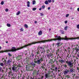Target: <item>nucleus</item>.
I'll list each match as a JSON object with an SVG mask.
<instances>
[{
  "label": "nucleus",
  "instance_id": "f257e3e1",
  "mask_svg": "<svg viewBox=\"0 0 79 79\" xmlns=\"http://www.w3.org/2000/svg\"><path fill=\"white\" fill-rule=\"evenodd\" d=\"M56 39H52L51 40H43L42 41H40V44H42V43H45L46 42H51V41H52V40H58L59 41L60 40H74V38H68L67 36H66L64 38H61V36H58L56 35L55 37Z\"/></svg>",
  "mask_w": 79,
  "mask_h": 79
},
{
  "label": "nucleus",
  "instance_id": "f03ea898",
  "mask_svg": "<svg viewBox=\"0 0 79 79\" xmlns=\"http://www.w3.org/2000/svg\"><path fill=\"white\" fill-rule=\"evenodd\" d=\"M40 44V41L38 42L31 43L27 45H25L23 47H22L20 48H17V49L15 48V47H13L12 48L11 50H6V52H16V51L17 50H21V49L23 48H26L27 47H28V46H31V45H33V44Z\"/></svg>",
  "mask_w": 79,
  "mask_h": 79
},
{
  "label": "nucleus",
  "instance_id": "7ed1b4c3",
  "mask_svg": "<svg viewBox=\"0 0 79 79\" xmlns=\"http://www.w3.org/2000/svg\"><path fill=\"white\" fill-rule=\"evenodd\" d=\"M66 63L69 67L71 68V67H73V62L72 61L67 60L66 61Z\"/></svg>",
  "mask_w": 79,
  "mask_h": 79
},
{
  "label": "nucleus",
  "instance_id": "20e7f679",
  "mask_svg": "<svg viewBox=\"0 0 79 79\" xmlns=\"http://www.w3.org/2000/svg\"><path fill=\"white\" fill-rule=\"evenodd\" d=\"M42 61V58H41L40 59L38 60L37 61H34L35 63H37L38 64H40Z\"/></svg>",
  "mask_w": 79,
  "mask_h": 79
},
{
  "label": "nucleus",
  "instance_id": "39448f33",
  "mask_svg": "<svg viewBox=\"0 0 79 79\" xmlns=\"http://www.w3.org/2000/svg\"><path fill=\"white\" fill-rule=\"evenodd\" d=\"M68 73H70L69 70L66 69L65 71H64V74H65V75H66L68 74Z\"/></svg>",
  "mask_w": 79,
  "mask_h": 79
},
{
  "label": "nucleus",
  "instance_id": "423d86ee",
  "mask_svg": "<svg viewBox=\"0 0 79 79\" xmlns=\"http://www.w3.org/2000/svg\"><path fill=\"white\" fill-rule=\"evenodd\" d=\"M74 69H73V67L71 68L70 69L69 71L70 73H73L74 72Z\"/></svg>",
  "mask_w": 79,
  "mask_h": 79
},
{
  "label": "nucleus",
  "instance_id": "0eeeda50",
  "mask_svg": "<svg viewBox=\"0 0 79 79\" xmlns=\"http://www.w3.org/2000/svg\"><path fill=\"white\" fill-rule=\"evenodd\" d=\"M44 76L45 77V79H46V78H48V77H49L50 76H49V74L48 73H45Z\"/></svg>",
  "mask_w": 79,
  "mask_h": 79
},
{
  "label": "nucleus",
  "instance_id": "6e6552de",
  "mask_svg": "<svg viewBox=\"0 0 79 79\" xmlns=\"http://www.w3.org/2000/svg\"><path fill=\"white\" fill-rule=\"evenodd\" d=\"M59 61L61 63H64V61L63 59H60L59 60Z\"/></svg>",
  "mask_w": 79,
  "mask_h": 79
},
{
  "label": "nucleus",
  "instance_id": "1a4fd4ad",
  "mask_svg": "<svg viewBox=\"0 0 79 79\" xmlns=\"http://www.w3.org/2000/svg\"><path fill=\"white\" fill-rule=\"evenodd\" d=\"M61 45V43H58L56 44V45H57V47H60Z\"/></svg>",
  "mask_w": 79,
  "mask_h": 79
},
{
  "label": "nucleus",
  "instance_id": "9d476101",
  "mask_svg": "<svg viewBox=\"0 0 79 79\" xmlns=\"http://www.w3.org/2000/svg\"><path fill=\"white\" fill-rule=\"evenodd\" d=\"M42 34V31H40L38 32V35H41Z\"/></svg>",
  "mask_w": 79,
  "mask_h": 79
},
{
  "label": "nucleus",
  "instance_id": "9b49d317",
  "mask_svg": "<svg viewBox=\"0 0 79 79\" xmlns=\"http://www.w3.org/2000/svg\"><path fill=\"white\" fill-rule=\"evenodd\" d=\"M16 67H13L12 68V69L13 70V71H16Z\"/></svg>",
  "mask_w": 79,
  "mask_h": 79
},
{
  "label": "nucleus",
  "instance_id": "f8f14e48",
  "mask_svg": "<svg viewBox=\"0 0 79 79\" xmlns=\"http://www.w3.org/2000/svg\"><path fill=\"white\" fill-rule=\"evenodd\" d=\"M27 6L28 7H29L30 6V2L29 1H28L27 2Z\"/></svg>",
  "mask_w": 79,
  "mask_h": 79
},
{
  "label": "nucleus",
  "instance_id": "ddd939ff",
  "mask_svg": "<svg viewBox=\"0 0 79 79\" xmlns=\"http://www.w3.org/2000/svg\"><path fill=\"white\" fill-rule=\"evenodd\" d=\"M10 60H8V61L6 62V64H10Z\"/></svg>",
  "mask_w": 79,
  "mask_h": 79
},
{
  "label": "nucleus",
  "instance_id": "4468645a",
  "mask_svg": "<svg viewBox=\"0 0 79 79\" xmlns=\"http://www.w3.org/2000/svg\"><path fill=\"white\" fill-rule=\"evenodd\" d=\"M31 64L32 65V66H33L34 67H35V64L33 63V62L31 63Z\"/></svg>",
  "mask_w": 79,
  "mask_h": 79
},
{
  "label": "nucleus",
  "instance_id": "2eb2a0df",
  "mask_svg": "<svg viewBox=\"0 0 79 79\" xmlns=\"http://www.w3.org/2000/svg\"><path fill=\"white\" fill-rule=\"evenodd\" d=\"M44 3H45V4H46V5H48V1H45V2Z\"/></svg>",
  "mask_w": 79,
  "mask_h": 79
},
{
  "label": "nucleus",
  "instance_id": "dca6fc26",
  "mask_svg": "<svg viewBox=\"0 0 79 79\" xmlns=\"http://www.w3.org/2000/svg\"><path fill=\"white\" fill-rule=\"evenodd\" d=\"M21 12H20V11H19L18 12H17V13L16 14V15H19V14H20V13Z\"/></svg>",
  "mask_w": 79,
  "mask_h": 79
},
{
  "label": "nucleus",
  "instance_id": "f3484780",
  "mask_svg": "<svg viewBox=\"0 0 79 79\" xmlns=\"http://www.w3.org/2000/svg\"><path fill=\"white\" fill-rule=\"evenodd\" d=\"M24 26L26 28H28V26H27V25L25 24L24 25Z\"/></svg>",
  "mask_w": 79,
  "mask_h": 79
},
{
  "label": "nucleus",
  "instance_id": "a211bd4d",
  "mask_svg": "<svg viewBox=\"0 0 79 79\" xmlns=\"http://www.w3.org/2000/svg\"><path fill=\"white\" fill-rule=\"evenodd\" d=\"M2 61H6V60H5V58H3L2 59Z\"/></svg>",
  "mask_w": 79,
  "mask_h": 79
},
{
  "label": "nucleus",
  "instance_id": "6ab92c4d",
  "mask_svg": "<svg viewBox=\"0 0 79 79\" xmlns=\"http://www.w3.org/2000/svg\"><path fill=\"white\" fill-rule=\"evenodd\" d=\"M35 1L34 0L33 1V5H35Z\"/></svg>",
  "mask_w": 79,
  "mask_h": 79
},
{
  "label": "nucleus",
  "instance_id": "aec40b11",
  "mask_svg": "<svg viewBox=\"0 0 79 79\" xmlns=\"http://www.w3.org/2000/svg\"><path fill=\"white\" fill-rule=\"evenodd\" d=\"M65 77H67V78H69L70 76H69L67 75H66L65 76Z\"/></svg>",
  "mask_w": 79,
  "mask_h": 79
},
{
  "label": "nucleus",
  "instance_id": "412c9836",
  "mask_svg": "<svg viewBox=\"0 0 79 79\" xmlns=\"http://www.w3.org/2000/svg\"><path fill=\"white\" fill-rule=\"evenodd\" d=\"M67 29H68V27L67 26H66L64 27V29L65 31H66L67 30Z\"/></svg>",
  "mask_w": 79,
  "mask_h": 79
},
{
  "label": "nucleus",
  "instance_id": "4be33fe9",
  "mask_svg": "<svg viewBox=\"0 0 79 79\" xmlns=\"http://www.w3.org/2000/svg\"><path fill=\"white\" fill-rule=\"evenodd\" d=\"M36 9H37L36 8H33L32 10L33 11H35V10H36Z\"/></svg>",
  "mask_w": 79,
  "mask_h": 79
},
{
  "label": "nucleus",
  "instance_id": "5701e85b",
  "mask_svg": "<svg viewBox=\"0 0 79 79\" xmlns=\"http://www.w3.org/2000/svg\"><path fill=\"white\" fill-rule=\"evenodd\" d=\"M7 26H8V27H10V26H11V25L9 24H7Z\"/></svg>",
  "mask_w": 79,
  "mask_h": 79
},
{
  "label": "nucleus",
  "instance_id": "b1692460",
  "mask_svg": "<svg viewBox=\"0 0 79 79\" xmlns=\"http://www.w3.org/2000/svg\"><path fill=\"white\" fill-rule=\"evenodd\" d=\"M58 67H56L55 68V70L56 71H57V70H58Z\"/></svg>",
  "mask_w": 79,
  "mask_h": 79
},
{
  "label": "nucleus",
  "instance_id": "393cba45",
  "mask_svg": "<svg viewBox=\"0 0 79 79\" xmlns=\"http://www.w3.org/2000/svg\"><path fill=\"white\" fill-rule=\"evenodd\" d=\"M4 4V2L3 1H2L1 2V5H3Z\"/></svg>",
  "mask_w": 79,
  "mask_h": 79
},
{
  "label": "nucleus",
  "instance_id": "a878e982",
  "mask_svg": "<svg viewBox=\"0 0 79 79\" xmlns=\"http://www.w3.org/2000/svg\"><path fill=\"white\" fill-rule=\"evenodd\" d=\"M75 39H78V40H79V37H77V38H74V40Z\"/></svg>",
  "mask_w": 79,
  "mask_h": 79
},
{
  "label": "nucleus",
  "instance_id": "bb28decb",
  "mask_svg": "<svg viewBox=\"0 0 79 79\" xmlns=\"http://www.w3.org/2000/svg\"><path fill=\"white\" fill-rule=\"evenodd\" d=\"M61 32L62 34H64V31H63V30L61 31Z\"/></svg>",
  "mask_w": 79,
  "mask_h": 79
},
{
  "label": "nucleus",
  "instance_id": "cd10ccee",
  "mask_svg": "<svg viewBox=\"0 0 79 79\" xmlns=\"http://www.w3.org/2000/svg\"><path fill=\"white\" fill-rule=\"evenodd\" d=\"M52 56V55L50 54H49L48 55V58H49V57H50V56Z\"/></svg>",
  "mask_w": 79,
  "mask_h": 79
},
{
  "label": "nucleus",
  "instance_id": "c85d7f7f",
  "mask_svg": "<svg viewBox=\"0 0 79 79\" xmlns=\"http://www.w3.org/2000/svg\"><path fill=\"white\" fill-rule=\"evenodd\" d=\"M64 68H67L68 65H66V64H65V65H64Z\"/></svg>",
  "mask_w": 79,
  "mask_h": 79
},
{
  "label": "nucleus",
  "instance_id": "c756f323",
  "mask_svg": "<svg viewBox=\"0 0 79 79\" xmlns=\"http://www.w3.org/2000/svg\"><path fill=\"white\" fill-rule=\"evenodd\" d=\"M48 2L49 3H50L52 2V0H48Z\"/></svg>",
  "mask_w": 79,
  "mask_h": 79
},
{
  "label": "nucleus",
  "instance_id": "7c9ffc66",
  "mask_svg": "<svg viewBox=\"0 0 79 79\" xmlns=\"http://www.w3.org/2000/svg\"><path fill=\"white\" fill-rule=\"evenodd\" d=\"M68 16H69V14H67L66 15V18H67V17H68Z\"/></svg>",
  "mask_w": 79,
  "mask_h": 79
},
{
  "label": "nucleus",
  "instance_id": "2f4dec72",
  "mask_svg": "<svg viewBox=\"0 0 79 79\" xmlns=\"http://www.w3.org/2000/svg\"><path fill=\"white\" fill-rule=\"evenodd\" d=\"M42 8H43V9H44V8H45V6H42Z\"/></svg>",
  "mask_w": 79,
  "mask_h": 79
},
{
  "label": "nucleus",
  "instance_id": "473e14b6",
  "mask_svg": "<svg viewBox=\"0 0 79 79\" xmlns=\"http://www.w3.org/2000/svg\"><path fill=\"white\" fill-rule=\"evenodd\" d=\"M8 55H9V56H11V54H10V53L8 54Z\"/></svg>",
  "mask_w": 79,
  "mask_h": 79
},
{
  "label": "nucleus",
  "instance_id": "72a5a7b5",
  "mask_svg": "<svg viewBox=\"0 0 79 79\" xmlns=\"http://www.w3.org/2000/svg\"><path fill=\"white\" fill-rule=\"evenodd\" d=\"M35 74V72L33 71V73H32V75H34Z\"/></svg>",
  "mask_w": 79,
  "mask_h": 79
},
{
  "label": "nucleus",
  "instance_id": "f704fd0d",
  "mask_svg": "<svg viewBox=\"0 0 79 79\" xmlns=\"http://www.w3.org/2000/svg\"><path fill=\"white\" fill-rule=\"evenodd\" d=\"M79 50L78 49H76L77 53V52H78V51H79Z\"/></svg>",
  "mask_w": 79,
  "mask_h": 79
},
{
  "label": "nucleus",
  "instance_id": "c9c22d12",
  "mask_svg": "<svg viewBox=\"0 0 79 79\" xmlns=\"http://www.w3.org/2000/svg\"><path fill=\"white\" fill-rule=\"evenodd\" d=\"M5 11H6V12H7V11H8V9H6L5 10Z\"/></svg>",
  "mask_w": 79,
  "mask_h": 79
},
{
  "label": "nucleus",
  "instance_id": "e433bc0d",
  "mask_svg": "<svg viewBox=\"0 0 79 79\" xmlns=\"http://www.w3.org/2000/svg\"><path fill=\"white\" fill-rule=\"evenodd\" d=\"M77 27L78 29H79V24L77 25Z\"/></svg>",
  "mask_w": 79,
  "mask_h": 79
},
{
  "label": "nucleus",
  "instance_id": "4c0bfd02",
  "mask_svg": "<svg viewBox=\"0 0 79 79\" xmlns=\"http://www.w3.org/2000/svg\"><path fill=\"white\" fill-rule=\"evenodd\" d=\"M2 67H0V72H2Z\"/></svg>",
  "mask_w": 79,
  "mask_h": 79
},
{
  "label": "nucleus",
  "instance_id": "58836bf2",
  "mask_svg": "<svg viewBox=\"0 0 79 79\" xmlns=\"http://www.w3.org/2000/svg\"><path fill=\"white\" fill-rule=\"evenodd\" d=\"M64 23L65 24H66V23H68V21H67V20L65 21Z\"/></svg>",
  "mask_w": 79,
  "mask_h": 79
},
{
  "label": "nucleus",
  "instance_id": "ea45409f",
  "mask_svg": "<svg viewBox=\"0 0 79 79\" xmlns=\"http://www.w3.org/2000/svg\"><path fill=\"white\" fill-rule=\"evenodd\" d=\"M40 15L41 16H44V14L41 13L40 14Z\"/></svg>",
  "mask_w": 79,
  "mask_h": 79
},
{
  "label": "nucleus",
  "instance_id": "a19ab883",
  "mask_svg": "<svg viewBox=\"0 0 79 79\" xmlns=\"http://www.w3.org/2000/svg\"><path fill=\"white\" fill-rule=\"evenodd\" d=\"M31 56L32 57H34V54H31Z\"/></svg>",
  "mask_w": 79,
  "mask_h": 79
},
{
  "label": "nucleus",
  "instance_id": "79ce46f5",
  "mask_svg": "<svg viewBox=\"0 0 79 79\" xmlns=\"http://www.w3.org/2000/svg\"><path fill=\"white\" fill-rule=\"evenodd\" d=\"M52 2L54 3L55 2V0H52Z\"/></svg>",
  "mask_w": 79,
  "mask_h": 79
},
{
  "label": "nucleus",
  "instance_id": "37998d69",
  "mask_svg": "<svg viewBox=\"0 0 79 79\" xmlns=\"http://www.w3.org/2000/svg\"><path fill=\"white\" fill-rule=\"evenodd\" d=\"M20 31H23V29L22 28H21L20 29Z\"/></svg>",
  "mask_w": 79,
  "mask_h": 79
},
{
  "label": "nucleus",
  "instance_id": "c03bdc74",
  "mask_svg": "<svg viewBox=\"0 0 79 79\" xmlns=\"http://www.w3.org/2000/svg\"><path fill=\"white\" fill-rule=\"evenodd\" d=\"M77 57H79V53L77 54Z\"/></svg>",
  "mask_w": 79,
  "mask_h": 79
},
{
  "label": "nucleus",
  "instance_id": "a18cd8bd",
  "mask_svg": "<svg viewBox=\"0 0 79 79\" xmlns=\"http://www.w3.org/2000/svg\"><path fill=\"white\" fill-rule=\"evenodd\" d=\"M40 49H43V47H40Z\"/></svg>",
  "mask_w": 79,
  "mask_h": 79
},
{
  "label": "nucleus",
  "instance_id": "49530a36",
  "mask_svg": "<svg viewBox=\"0 0 79 79\" xmlns=\"http://www.w3.org/2000/svg\"><path fill=\"white\" fill-rule=\"evenodd\" d=\"M11 79H15V77H12Z\"/></svg>",
  "mask_w": 79,
  "mask_h": 79
},
{
  "label": "nucleus",
  "instance_id": "de8ad7c7",
  "mask_svg": "<svg viewBox=\"0 0 79 79\" xmlns=\"http://www.w3.org/2000/svg\"><path fill=\"white\" fill-rule=\"evenodd\" d=\"M1 66H3V64L2 63L1 64Z\"/></svg>",
  "mask_w": 79,
  "mask_h": 79
},
{
  "label": "nucleus",
  "instance_id": "09e8293b",
  "mask_svg": "<svg viewBox=\"0 0 79 79\" xmlns=\"http://www.w3.org/2000/svg\"><path fill=\"white\" fill-rule=\"evenodd\" d=\"M48 10H50V7H48Z\"/></svg>",
  "mask_w": 79,
  "mask_h": 79
},
{
  "label": "nucleus",
  "instance_id": "8fccbe9b",
  "mask_svg": "<svg viewBox=\"0 0 79 79\" xmlns=\"http://www.w3.org/2000/svg\"><path fill=\"white\" fill-rule=\"evenodd\" d=\"M75 58H76V59L77 60H78L79 59V58H78L77 57H76Z\"/></svg>",
  "mask_w": 79,
  "mask_h": 79
},
{
  "label": "nucleus",
  "instance_id": "3c124183",
  "mask_svg": "<svg viewBox=\"0 0 79 79\" xmlns=\"http://www.w3.org/2000/svg\"><path fill=\"white\" fill-rule=\"evenodd\" d=\"M77 10L78 11H79V8H78L77 9Z\"/></svg>",
  "mask_w": 79,
  "mask_h": 79
},
{
  "label": "nucleus",
  "instance_id": "603ef678",
  "mask_svg": "<svg viewBox=\"0 0 79 79\" xmlns=\"http://www.w3.org/2000/svg\"><path fill=\"white\" fill-rule=\"evenodd\" d=\"M26 70H27V71H28V70L27 69V68L26 67Z\"/></svg>",
  "mask_w": 79,
  "mask_h": 79
},
{
  "label": "nucleus",
  "instance_id": "864d4df0",
  "mask_svg": "<svg viewBox=\"0 0 79 79\" xmlns=\"http://www.w3.org/2000/svg\"><path fill=\"white\" fill-rule=\"evenodd\" d=\"M37 23V22L36 21H35V24H36V23Z\"/></svg>",
  "mask_w": 79,
  "mask_h": 79
},
{
  "label": "nucleus",
  "instance_id": "5fc2aeb1",
  "mask_svg": "<svg viewBox=\"0 0 79 79\" xmlns=\"http://www.w3.org/2000/svg\"><path fill=\"white\" fill-rule=\"evenodd\" d=\"M42 10V8H40L39 9V10H40H40Z\"/></svg>",
  "mask_w": 79,
  "mask_h": 79
},
{
  "label": "nucleus",
  "instance_id": "6e6d98bb",
  "mask_svg": "<svg viewBox=\"0 0 79 79\" xmlns=\"http://www.w3.org/2000/svg\"><path fill=\"white\" fill-rule=\"evenodd\" d=\"M31 79H35V78H32V77H31Z\"/></svg>",
  "mask_w": 79,
  "mask_h": 79
},
{
  "label": "nucleus",
  "instance_id": "4d7b16f0",
  "mask_svg": "<svg viewBox=\"0 0 79 79\" xmlns=\"http://www.w3.org/2000/svg\"><path fill=\"white\" fill-rule=\"evenodd\" d=\"M52 71H55V69H52Z\"/></svg>",
  "mask_w": 79,
  "mask_h": 79
},
{
  "label": "nucleus",
  "instance_id": "13d9d810",
  "mask_svg": "<svg viewBox=\"0 0 79 79\" xmlns=\"http://www.w3.org/2000/svg\"><path fill=\"white\" fill-rule=\"evenodd\" d=\"M58 72H60V70H58Z\"/></svg>",
  "mask_w": 79,
  "mask_h": 79
},
{
  "label": "nucleus",
  "instance_id": "bf43d9fd",
  "mask_svg": "<svg viewBox=\"0 0 79 79\" xmlns=\"http://www.w3.org/2000/svg\"><path fill=\"white\" fill-rule=\"evenodd\" d=\"M49 31H51V29L50 28L49 29Z\"/></svg>",
  "mask_w": 79,
  "mask_h": 79
},
{
  "label": "nucleus",
  "instance_id": "052dcab7",
  "mask_svg": "<svg viewBox=\"0 0 79 79\" xmlns=\"http://www.w3.org/2000/svg\"><path fill=\"white\" fill-rule=\"evenodd\" d=\"M75 49H76V50H77V48H75Z\"/></svg>",
  "mask_w": 79,
  "mask_h": 79
},
{
  "label": "nucleus",
  "instance_id": "680f3d73",
  "mask_svg": "<svg viewBox=\"0 0 79 79\" xmlns=\"http://www.w3.org/2000/svg\"><path fill=\"white\" fill-rule=\"evenodd\" d=\"M8 41H6V43H8Z\"/></svg>",
  "mask_w": 79,
  "mask_h": 79
},
{
  "label": "nucleus",
  "instance_id": "e2e57ef3",
  "mask_svg": "<svg viewBox=\"0 0 79 79\" xmlns=\"http://www.w3.org/2000/svg\"><path fill=\"white\" fill-rule=\"evenodd\" d=\"M55 45V44H53V46H54Z\"/></svg>",
  "mask_w": 79,
  "mask_h": 79
},
{
  "label": "nucleus",
  "instance_id": "0e129e2a",
  "mask_svg": "<svg viewBox=\"0 0 79 79\" xmlns=\"http://www.w3.org/2000/svg\"><path fill=\"white\" fill-rule=\"evenodd\" d=\"M3 52L2 51H0V53H2Z\"/></svg>",
  "mask_w": 79,
  "mask_h": 79
},
{
  "label": "nucleus",
  "instance_id": "69168bd1",
  "mask_svg": "<svg viewBox=\"0 0 79 79\" xmlns=\"http://www.w3.org/2000/svg\"><path fill=\"white\" fill-rule=\"evenodd\" d=\"M45 64H44L43 66H45Z\"/></svg>",
  "mask_w": 79,
  "mask_h": 79
},
{
  "label": "nucleus",
  "instance_id": "338daca9",
  "mask_svg": "<svg viewBox=\"0 0 79 79\" xmlns=\"http://www.w3.org/2000/svg\"><path fill=\"white\" fill-rule=\"evenodd\" d=\"M74 19V18H72V19Z\"/></svg>",
  "mask_w": 79,
  "mask_h": 79
},
{
  "label": "nucleus",
  "instance_id": "774afa93",
  "mask_svg": "<svg viewBox=\"0 0 79 79\" xmlns=\"http://www.w3.org/2000/svg\"><path fill=\"white\" fill-rule=\"evenodd\" d=\"M1 46H0V50H1Z\"/></svg>",
  "mask_w": 79,
  "mask_h": 79
}]
</instances>
